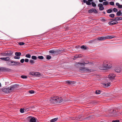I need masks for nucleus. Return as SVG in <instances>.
Instances as JSON below:
<instances>
[{"instance_id":"nucleus-11","label":"nucleus","mask_w":122,"mask_h":122,"mask_svg":"<svg viewBox=\"0 0 122 122\" xmlns=\"http://www.w3.org/2000/svg\"><path fill=\"white\" fill-rule=\"evenodd\" d=\"M122 20V17H117L115 18L114 19H111V20H116V21H118Z\"/></svg>"},{"instance_id":"nucleus-60","label":"nucleus","mask_w":122,"mask_h":122,"mask_svg":"<svg viewBox=\"0 0 122 122\" xmlns=\"http://www.w3.org/2000/svg\"><path fill=\"white\" fill-rule=\"evenodd\" d=\"M60 51H61L59 49H58L57 50V51L58 52H60Z\"/></svg>"},{"instance_id":"nucleus-63","label":"nucleus","mask_w":122,"mask_h":122,"mask_svg":"<svg viewBox=\"0 0 122 122\" xmlns=\"http://www.w3.org/2000/svg\"><path fill=\"white\" fill-rule=\"evenodd\" d=\"M1 86V83H0V87Z\"/></svg>"},{"instance_id":"nucleus-12","label":"nucleus","mask_w":122,"mask_h":122,"mask_svg":"<svg viewBox=\"0 0 122 122\" xmlns=\"http://www.w3.org/2000/svg\"><path fill=\"white\" fill-rule=\"evenodd\" d=\"M115 71L117 73H119L121 71V68L119 67H117L115 68Z\"/></svg>"},{"instance_id":"nucleus-19","label":"nucleus","mask_w":122,"mask_h":122,"mask_svg":"<svg viewBox=\"0 0 122 122\" xmlns=\"http://www.w3.org/2000/svg\"><path fill=\"white\" fill-rule=\"evenodd\" d=\"M42 74H41L39 72H35V76H37L39 77H41V76H42Z\"/></svg>"},{"instance_id":"nucleus-7","label":"nucleus","mask_w":122,"mask_h":122,"mask_svg":"<svg viewBox=\"0 0 122 122\" xmlns=\"http://www.w3.org/2000/svg\"><path fill=\"white\" fill-rule=\"evenodd\" d=\"M88 12L90 13H92L97 14L98 13V12L97 10L94 8H92L88 10Z\"/></svg>"},{"instance_id":"nucleus-39","label":"nucleus","mask_w":122,"mask_h":122,"mask_svg":"<svg viewBox=\"0 0 122 122\" xmlns=\"http://www.w3.org/2000/svg\"><path fill=\"white\" fill-rule=\"evenodd\" d=\"M21 77L22 78H27V76H26L22 75L21 76Z\"/></svg>"},{"instance_id":"nucleus-17","label":"nucleus","mask_w":122,"mask_h":122,"mask_svg":"<svg viewBox=\"0 0 122 122\" xmlns=\"http://www.w3.org/2000/svg\"><path fill=\"white\" fill-rule=\"evenodd\" d=\"M82 56L81 55H77L74 56L73 59L74 60L76 59L77 58H79Z\"/></svg>"},{"instance_id":"nucleus-1","label":"nucleus","mask_w":122,"mask_h":122,"mask_svg":"<svg viewBox=\"0 0 122 122\" xmlns=\"http://www.w3.org/2000/svg\"><path fill=\"white\" fill-rule=\"evenodd\" d=\"M112 66V65L109 61H104L102 65L100 66L99 68L101 70H105L110 69Z\"/></svg>"},{"instance_id":"nucleus-15","label":"nucleus","mask_w":122,"mask_h":122,"mask_svg":"<svg viewBox=\"0 0 122 122\" xmlns=\"http://www.w3.org/2000/svg\"><path fill=\"white\" fill-rule=\"evenodd\" d=\"M116 111L113 109H111L109 110V113L114 114L115 113Z\"/></svg>"},{"instance_id":"nucleus-62","label":"nucleus","mask_w":122,"mask_h":122,"mask_svg":"<svg viewBox=\"0 0 122 122\" xmlns=\"http://www.w3.org/2000/svg\"><path fill=\"white\" fill-rule=\"evenodd\" d=\"M103 13L104 14H105V12L104 11V12H103Z\"/></svg>"},{"instance_id":"nucleus-3","label":"nucleus","mask_w":122,"mask_h":122,"mask_svg":"<svg viewBox=\"0 0 122 122\" xmlns=\"http://www.w3.org/2000/svg\"><path fill=\"white\" fill-rule=\"evenodd\" d=\"M88 61H87L86 62L85 61H83V63H80L79 62H78L76 64L75 66L77 67L80 68L79 71L81 72V71H88L89 69L87 68L81 67V66H82L84 64H88Z\"/></svg>"},{"instance_id":"nucleus-43","label":"nucleus","mask_w":122,"mask_h":122,"mask_svg":"<svg viewBox=\"0 0 122 122\" xmlns=\"http://www.w3.org/2000/svg\"><path fill=\"white\" fill-rule=\"evenodd\" d=\"M14 58L15 59H19L20 58V57L16 56L14 57Z\"/></svg>"},{"instance_id":"nucleus-8","label":"nucleus","mask_w":122,"mask_h":122,"mask_svg":"<svg viewBox=\"0 0 122 122\" xmlns=\"http://www.w3.org/2000/svg\"><path fill=\"white\" fill-rule=\"evenodd\" d=\"M113 20L109 22L108 23V24L110 25H113L118 23V22L117 21Z\"/></svg>"},{"instance_id":"nucleus-30","label":"nucleus","mask_w":122,"mask_h":122,"mask_svg":"<svg viewBox=\"0 0 122 122\" xmlns=\"http://www.w3.org/2000/svg\"><path fill=\"white\" fill-rule=\"evenodd\" d=\"M109 16L111 18H113L115 16V15L113 14H112L109 15Z\"/></svg>"},{"instance_id":"nucleus-23","label":"nucleus","mask_w":122,"mask_h":122,"mask_svg":"<svg viewBox=\"0 0 122 122\" xmlns=\"http://www.w3.org/2000/svg\"><path fill=\"white\" fill-rule=\"evenodd\" d=\"M8 65L10 66H12V63H11V61H9L7 62Z\"/></svg>"},{"instance_id":"nucleus-29","label":"nucleus","mask_w":122,"mask_h":122,"mask_svg":"<svg viewBox=\"0 0 122 122\" xmlns=\"http://www.w3.org/2000/svg\"><path fill=\"white\" fill-rule=\"evenodd\" d=\"M101 93V91L100 90H97L96 91L95 93L96 94H99Z\"/></svg>"},{"instance_id":"nucleus-24","label":"nucleus","mask_w":122,"mask_h":122,"mask_svg":"<svg viewBox=\"0 0 122 122\" xmlns=\"http://www.w3.org/2000/svg\"><path fill=\"white\" fill-rule=\"evenodd\" d=\"M56 52V51H55L53 50H50L49 51V52L50 53H51L52 54H54Z\"/></svg>"},{"instance_id":"nucleus-44","label":"nucleus","mask_w":122,"mask_h":122,"mask_svg":"<svg viewBox=\"0 0 122 122\" xmlns=\"http://www.w3.org/2000/svg\"><path fill=\"white\" fill-rule=\"evenodd\" d=\"M1 54H3V56H5V55H7V51L5 52L4 53H1Z\"/></svg>"},{"instance_id":"nucleus-54","label":"nucleus","mask_w":122,"mask_h":122,"mask_svg":"<svg viewBox=\"0 0 122 122\" xmlns=\"http://www.w3.org/2000/svg\"><path fill=\"white\" fill-rule=\"evenodd\" d=\"M118 7L119 8H122V5H119V6H118Z\"/></svg>"},{"instance_id":"nucleus-55","label":"nucleus","mask_w":122,"mask_h":122,"mask_svg":"<svg viewBox=\"0 0 122 122\" xmlns=\"http://www.w3.org/2000/svg\"><path fill=\"white\" fill-rule=\"evenodd\" d=\"M116 5L118 7L119 6V5H120L119 3H116Z\"/></svg>"},{"instance_id":"nucleus-4","label":"nucleus","mask_w":122,"mask_h":122,"mask_svg":"<svg viewBox=\"0 0 122 122\" xmlns=\"http://www.w3.org/2000/svg\"><path fill=\"white\" fill-rule=\"evenodd\" d=\"M62 99L61 97H54L50 99V102L52 103H59L62 102Z\"/></svg>"},{"instance_id":"nucleus-6","label":"nucleus","mask_w":122,"mask_h":122,"mask_svg":"<svg viewBox=\"0 0 122 122\" xmlns=\"http://www.w3.org/2000/svg\"><path fill=\"white\" fill-rule=\"evenodd\" d=\"M28 119L30 122H36V118L33 117H28Z\"/></svg>"},{"instance_id":"nucleus-18","label":"nucleus","mask_w":122,"mask_h":122,"mask_svg":"<svg viewBox=\"0 0 122 122\" xmlns=\"http://www.w3.org/2000/svg\"><path fill=\"white\" fill-rule=\"evenodd\" d=\"M10 70L9 69L5 67H0V70L2 71L3 70H5L6 71H8Z\"/></svg>"},{"instance_id":"nucleus-13","label":"nucleus","mask_w":122,"mask_h":122,"mask_svg":"<svg viewBox=\"0 0 122 122\" xmlns=\"http://www.w3.org/2000/svg\"><path fill=\"white\" fill-rule=\"evenodd\" d=\"M98 6L99 7V9L100 10H103L104 9L103 5L101 4H100L98 5Z\"/></svg>"},{"instance_id":"nucleus-40","label":"nucleus","mask_w":122,"mask_h":122,"mask_svg":"<svg viewBox=\"0 0 122 122\" xmlns=\"http://www.w3.org/2000/svg\"><path fill=\"white\" fill-rule=\"evenodd\" d=\"M29 92L30 94L34 93L35 92V91L32 90L29 91Z\"/></svg>"},{"instance_id":"nucleus-48","label":"nucleus","mask_w":122,"mask_h":122,"mask_svg":"<svg viewBox=\"0 0 122 122\" xmlns=\"http://www.w3.org/2000/svg\"><path fill=\"white\" fill-rule=\"evenodd\" d=\"M24 59H21L20 60V62L22 63H23L24 61Z\"/></svg>"},{"instance_id":"nucleus-35","label":"nucleus","mask_w":122,"mask_h":122,"mask_svg":"<svg viewBox=\"0 0 122 122\" xmlns=\"http://www.w3.org/2000/svg\"><path fill=\"white\" fill-rule=\"evenodd\" d=\"M51 56L49 55H48L46 56V59L47 60H50L51 58Z\"/></svg>"},{"instance_id":"nucleus-49","label":"nucleus","mask_w":122,"mask_h":122,"mask_svg":"<svg viewBox=\"0 0 122 122\" xmlns=\"http://www.w3.org/2000/svg\"><path fill=\"white\" fill-rule=\"evenodd\" d=\"M112 122H119V120H116L112 121Z\"/></svg>"},{"instance_id":"nucleus-42","label":"nucleus","mask_w":122,"mask_h":122,"mask_svg":"<svg viewBox=\"0 0 122 122\" xmlns=\"http://www.w3.org/2000/svg\"><path fill=\"white\" fill-rule=\"evenodd\" d=\"M113 11L115 12H117L118 11V10L116 8H114L113 9Z\"/></svg>"},{"instance_id":"nucleus-33","label":"nucleus","mask_w":122,"mask_h":122,"mask_svg":"<svg viewBox=\"0 0 122 122\" xmlns=\"http://www.w3.org/2000/svg\"><path fill=\"white\" fill-rule=\"evenodd\" d=\"M30 75H31L35 76V72H30Z\"/></svg>"},{"instance_id":"nucleus-31","label":"nucleus","mask_w":122,"mask_h":122,"mask_svg":"<svg viewBox=\"0 0 122 122\" xmlns=\"http://www.w3.org/2000/svg\"><path fill=\"white\" fill-rule=\"evenodd\" d=\"M108 2L107 1H105L103 3V4L104 5H108Z\"/></svg>"},{"instance_id":"nucleus-56","label":"nucleus","mask_w":122,"mask_h":122,"mask_svg":"<svg viewBox=\"0 0 122 122\" xmlns=\"http://www.w3.org/2000/svg\"><path fill=\"white\" fill-rule=\"evenodd\" d=\"M87 1L86 0H83V2L84 3H86Z\"/></svg>"},{"instance_id":"nucleus-45","label":"nucleus","mask_w":122,"mask_h":122,"mask_svg":"<svg viewBox=\"0 0 122 122\" xmlns=\"http://www.w3.org/2000/svg\"><path fill=\"white\" fill-rule=\"evenodd\" d=\"M86 4L87 5H90L91 4V3L89 1H87Z\"/></svg>"},{"instance_id":"nucleus-36","label":"nucleus","mask_w":122,"mask_h":122,"mask_svg":"<svg viewBox=\"0 0 122 122\" xmlns=\"http://www.w3.org/2000/svg\"><path fill=\"white\" fill-rule=\"evenodd\" d=\"M25 56L26 57L30 58L31 57V56L30 54H27Z\"/></svg>"},{"instance_id":"nucleus-58","label":"nucleus","mask_w":122,"mask_h":122,"mask_svg":"<svg viewBox=\"0 0 122 122\" xmlns=\"http://www.w3.org/2000/svg\"><path fill=\"white\" fill-rule=\"evenodd\" d=\"M103 0H99V1L100 2H102L103 1Z\"/></svg>"},{"instance_id":"nucleus-51","label":"nucleus","mask_w":122,"mask_h":122,"mask_svg":"<svg viewBox=\"0 0 122 122\" xmlns=\"http://www.w3.org/2000/svg\"><path fill=\"white\" fill-rule=\"evenodd\" d=\"M72 119L74 120H77V117H72V118H71Z\"/></svg>"},{"instance_id":"nucleus-2","label":"nucleus","mask_w":122,"mask_h":122,"mask_svg":"<svg viewBox=\"0 0 122 122\" xmlns=\"http://www.w3.org/2000/svg\"><path fill=\"white\" fill-rule=\"evenodd\" d=\"M18 86L17 84H15L7 88H3L2 90L3 92L8 93L14 90Z\"/></svg>"},{"instance_id":"nucleus-64","label":"nucleus","mask_w":122,"mask_h":122,"mask_svg":"<svg viewBox=\"0 0 122 122\" xmlns=\"http://www.w3.org/2000/svg\"><path fill=\"white\" fill-rule=\"evenodd\" d=\"M106 0H103V1H106Z\"/></svg>"},{"instance_id":"nucleus-27","label":"nucleus","mask_w":122,"mask_h":122,"mask_svg":"<svg viewBox=\"0 0 122 122\" xmlns=\"http://www.w3.org/2000/svg\"><path fill=\"white\" fill-rule=\"evenodd\" d=\"M112 12V9H109L107 10V12L108 13H110Z\"/></svg>"},{"instance_id":"nucleus-59","label":"nucleus","mask_w":122,"mask_h":122,"mask_svg":"<svg viewBox=\"0 0 122 122\" xmlns=\"http://www.w3.org/2000/svg\"><path fill=\"white\" fill-rule=\"evenodd\" d=\"M88 0V1L90 2H91L93 0Z\"/></svg>"},{"instance_id":"nucleus-41","label":"nucleus","mask_w":122,"mask_h":122,"mask_svg":"<svg viewBox=\"0 0 122 122\" xmlns=\"http://www.w3.org/2000/svg\"><path fill=\"white\" fill-rule=\"evenodd\" d=\"M30 62L31 64H34L35 63L34 61L32 60H30Z\"/></svg>"},{"instance_id":"nucleus-53","label":"nucleus","mask_w":122,"mask_h":122,"mask_svg":"<svg viewBox=\"0 0 122 122\" xmlns=\"http://www.w3.org/2000/svg\"><path fill=\"white\" fill-rule=\"evenodd\" d=\"M67 82V83L69 84H71V81H68Z\"/></svg>"},{"instance_id":"nucleus-21","label":"nucleus","mask_w":122,"mask_h":122,"mask_svg":"<svg viewBox=\"0 0 122 122\" xmlns=\"http://www.w3.org/2000/svg\"><path fill=\"white\" fill-rule=\"evenodd\" d=\"M81 115H79L78 117H77V120L79 121H81L82 119L81 118Z\"/></svg>"},{"instance_id":"nucleus-61","label":"nucleus","mask_w":122,"mask_h":122,"mask_svg":"<svg viewBox=\"0 0 122 122\" xmlns=\"http://www.w3.org/2000/svg\"><path fill=\"white\" fill-rule=\"evenodd\" d=\"M96 102H93V103L94 104H95L96 103Z\"/></svg>"},{"instance_id":"nucleus-37","label":"nucleus","mask_w":122,"mask_h":122,"mask_svg":"<svg viewBox=\"0 0 122 122\" xmlns=\"http://www.w3.org/2000/svg\"><path fill=\"white\" fill-rule=\"evenodd\" d=\"M31 58L32 59L34 60H36L37 59L36 57L34 56H33L31 57Z\"/></svg>"},{"instance_id":"nucleus-9","label":"nucleus","mask_w":122,"mask_h":122,"mask_svg":"<svg viewBox=\"0 0 122 122\" xmlns=\"http://www.w3.org/2000/svg\"><path fill=\"white\" fill-rule=\"evenodd\" d=\"M115 76V74L112 73L110 74L108 76V77L110 80H112L114 79Z\"/></svg>"},{"instance_id":"nucleus-26","label":"nucleus","mask_w":122,"mask_h":122,"mask_svg":"<svg viewBox=\"0 0 122 122\" xmlns=\"http://www.w3.org/2000/svg\"><path fill=\"white\" fill-rule=\"evenodd\" d=\"M58 119V118H54L51 119V122H54L56 121L57 119Z\"/></svg>"},{"instance_id":"nucleus-10","label":"nucleus","mask_w":122,"mask_h":122,"mask_svg":"<svg viewBox=\"0 0 122 122\" xmlns=\"http://www.w3.org/2000/svg\"><path fill=\"white\" fill-rule=\"evenodd\" d=\"M11 63H12V66L19 65L20 64L19 62L14 61H11Z\"/></svg>"},{"instance_id":"nucleus-22","label":"nucleus","mask_w":122,"mask_h":122,"mask_svg":"<svg viewBox=\"0 0 122 122\" xmlns=\"http://www.w3.org/2000/svg\"><path fill=\"white\" fill-rule=\"evenodd\" d=\"M21 55V53L20 52H16L15 53V55L16 56H19Z\"/></svg>"},{"instance_id":"nucleus-28","label":"nucleus","mask_w":122,"mask_h":122,"mask_svg":"<svg viewBox=\"0 0 122 122\" xmlns=\"http://www.w3.org/2000/svg\"><path fill=\"white\" fill-rule=\"evenodd\" d=\"M81 49H84V50H86V47L84 45L82 46H81Z\"/></svg>"},{"instance_id":"nucleus-38","label":"nucleus","mask_w":122,"mask_h":122,"mask_svg":"<svg viewBox=\"0 0 122 122\" xmlns=\"http://www.w3.org/2000/svg\"><path fill=\"white\" fill-rule=\"evenodd\" d=\"M38 58L39 59H43L44 58V57L43 56H39L38 57Z\"/></svg>"},{"instance_id":"nucleus-16","label":"nucleus","mask_w":122,"mask_h":122,"mask_svg":"<svg viewBox=\"0 0 122 122\" xmlns=\"http://www.w3.org/2000/svg\"><path fill=\"white\" fill-rule=\"evenodd\" d=\"M116 15L117 16H122V13L121 12V10H119L116 13Z\"/></svg>"},{"instance_id":"nucleus-57","label":"nucleus","mask_w":122,"mask_h":122,"mask_svg":"<svg viewBox=\"0 0 122 122\" xmlns=\"http://www.w3.org/2000/svg\"><path fill=\"white\" fill-rule=\"evenodd\" d=\"M71 84H74L75 83V82L74 81H71Z\"/></svg>"},{"instance_id":"nucleus-46","label":"nucleus","mask_w":122,"mask_h":122,"mask_svg":"<svg viewBox=\"0 0 122 122\" xmlns=\"http://www.w3.org/2000/svg\"><path fill=\"white\" fill-rule=\"evenodd\" d=\"M110 5H114V2L112 1L111 2H110Z\"/></svg>"},{"instance_id":"nucleus-20","label":"nucleus","mask_w":122,"mask_h":122,"mask_svg":"<svg viewBox=\"0 0 122 122\" xmlns=\"http://www.w3.org/2000/svg\"><path fill=\"white\" fill-rule=\"evenodd\" d=\"M0 59L2 60H4L5 61H8L10 60V58L9 57H1Z\"/></svg>"},{"instance_id":"nucleus-32","label":"nucleus","mask_w":122,"mask_h":122,"mask_svg":"<svg viewBox=\"0 0 122 122\" xmlns=\"http://www.w3.org/2000/svg\"><path fill=\"white\" fill-rule=\"evenodd\" d=\"M91 4L93 6H96V4L93 1H92V2Z\"/></svg>"},{"instance_id":"nucleus-52","label":"nucleus","mask_w":122,"mask_h":122,"mask_svg":"<svg viewBox=\"0 0 122 122\" xmlns=\"http://www.w3.org/2000/svg\"><path fill=\"white\" fill-rule=\"evenodd\" d=\"M25 62H27L29 61V59H25Z\"/></svg>"},{"instance_id":"nucleus-47","label":"nucleus","mask_w":122,"mask_h":122,"mask_svg":"<svg viewBox=\"0 0 122 122\" xmlns=\"http://www.w3.org/2000/svg\"><path fill=\"white\" fill-rule=\"evenodd\" d=\"M20 112L21 113H23L24 112V109H23L22 108L20 109Z\"/></svg>"},{"instance_id":"nucleus-5","label":"nucleus","mask_w":122,"mask_h":122,"mask_svg":"<svg viewBox=\"0 0 122 122\" xmlns=\"http://www.w3.org/2000/svg\"><path fill=\"white\" fill-rule=\"evenodd\" d=\"M113 38V37L111 36H107L103 37H99L97 39L100 41L104 40L107 39H111Z\"/></svg>"},{"instance_id":"nucleus-34","label":"nucleus","mask_w":122,"mask_h":122,"mask_svg":"<svg viewBox=\"0 0 122 122\" xmlns=\"http://www.w3.org/2000/svg\"><path fill=\"white\" fill-rule=\"evenodd\" d=\"M18 44L20 45H23L25 44V43L23 42H18Z\"/></svg>"},{"instance_id":"nucleus-50","label":"nucleus","mask_w":122,"mask_h":122,"mask_svg":"<svg viewBox=\"0 0 122 122\" xmlns=\"http://www.w3.org/2000/svg\"><path fill=\"white\" fill-rule=\"evenodd\" d=\"M101 21H102L104 22L106 21V20H105V19L102 18L101 19Z\"/></svg>"},{"instance_id":"nucleus-25","label":"nucleus","mask_w":122,"mask_h":122,"mask_svg":"<svg viewBox=\"0 0 122 122\" xmlns=\"http://www.w3.org/2000/svg\"><path fill=\"white\" fill-rule=\"evenodd\" d=\"M104 85L105 86V87H107L110 85V83L109 82L108 83H104Z\"/></svg>"},{"instance_id":"nucleus-14","label":"nucleus","mask_w":122,"mask_h":122,"mask_svg":"<svg viewBox=\"0 0 122 122\" xmlns=\"http://www.w3.org/2000/svg\"><path fill=\"white\" fill-rule=\"evenodd\" d=\"M7 55H5V56H11L13 53V52L11 51H7Z\"/></svg>"}]
</instances>
